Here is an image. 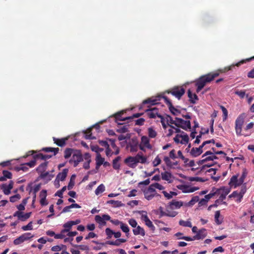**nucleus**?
<instances>
[{
	"instance_id": "1",
	"label": "nucleus",
	"mask_w": 254,
	"mask_h": 254,
	"mask_svg": "<svg viewBox=\"0 0 254 254\" xmlns=\"http://www.w3.org/2000/svg\"><path fill=\"white\" fill-rule=\"evenodd\" d=\"M219 71H216L201 76L195 82V86L197 87L196 92L198 93L200 91L207 83L214 80L215 77L219 75Z\"/></svg>"
},
{
	"instance_id": "2",
	"label": "nucleus",
	"mask_w": 254,
	"mask_h": 254,
	"mask_svg": "<svg viewBox=\"0 0 254 254\" xmlns=\"http://www.w3.org/2000/svg\"><path fill=\"white\" fill-rule=\"evenodd\" d=\"M245 115L244 114L240 115L235 121V130L237 135H241L242 127L245 122Z\"/></svg>"
},
{
	"instance_id": "3",
	"label": "nucleus",
	"mask_w": 254,
	"mask_h": 254,
	"mask_svg": "<svg viewBox=\"0 0 254 254\" xmlns=\"http://www.w3.org/2000/svg\"><path fill=\"white\" fill-rule=\"evenodd\" d=\"M83 161V156L81 152L79 150H75L69 160V163L70 164H73V167H76L79 163Z\"/></svg>"
},
{
	"instance_id": "4",
	"label": "nucleus",
	"mask_w": 254,
	"mask_h": 254,
	"mask_svg": "<svg viewBox=\"0 0 254 254\" xmlns=\"http://www.w3.org/2000/svg\"><path fill=\"white\" fill-rule=\"evenodd\" d=\"M168 93H171L178 99H180L185 93V89L181 86H175L167 91Z\"/></svg>"
},
{
	"instance_id": "5",
	"label": "nucleus",
	"mask_w": 254,
	"mask_h": 254,
	"mask_svg": "<svg viewBox=\"0 0 254 254\" xmlns=\"http://www.w3.org/2000/svg\"><path fill=\"white\" fill-rule=\"evenodd\" d=\"M177 123L176 126L180 127L184 130H187L188 129L191 128V124L190 121H185L181 118L176 117Z\"/></svg>"
},
{
	"instance_id": "6",
	"label": "nucleus",
	"mask_w": 254,
	"mask_h": 254,
	"mask_svg": "<svg viewBox=\"0 0 254 254\" xmlns=\"http://www.w3.org/2000/svg\"><path fill=\"white\" fill-rule=\"evenodd\" d=\"M253 60H254V56L250 58L246 59V60H242L239 62L236 63V64H232L230 66L225 67L224 69L219 70V71L221 72H225L229 70H233V69L235 67V66L238 67L241 64L246 63L247 62H250Z\"/></svg>"
},
{
	"instance_id": "7",
	"label": "nucleus",
	"mask_w": 254,
	"mask_h": 254,
	"mask_svg": "<svg viewBox=\"0 0 254 254\" xmlns=\"http://www.w3.org/2000/svg\"><path fill=\"white\" fill-rule=\"evenodd\" d=\"M143 192L145 198L148 200L152 199L155 196L159 195L151 185L147 189L144 190Z\"/></svg>"
},
{
	"instance_id": "8",
	"label": "nucleus",
	"mask_w": 254,
	"mask_h": 254,
	"mask_svg": "<svg viewBox=\"0 0 254 254\" xmlns=\"http://www.w3.org/2000/svg\"><path fill=\"white\" fill-rule=\"evenodd\" d=\"M163 99L166 104L168 105L170 111L173 115L178 116L181 113V112L179 110L173 106L171 101L167 97L164 96Z\"/></svg>"
},
{
	"instance_id": "9",
	"label": "nucleus",
	"mask_w": 254,
	"mask_h": 254,
	"mask_svg": "<svg viewBox=\"0 0 254 254\" xmlns=\"http://www.w3.org/2000/svg\"><path fill=\"white\" fill-rule=\"evenodd\" d=\"M216 191L218 192L217 193V194L220 195L219 198L220 200L223 201L226 198V195L230 192V189L225 187H222L220 189H216Z\"/></svg>"
},
{
	"instance_id": "10",
	"label": "nucleus",
	"mask_w": 254,
	"mask_h": 254,
	"mask_svg": "<svg viewBox=\"0 0 254 254\" xmlns=\"http://www.w3.org/2000/svg\"><path fill=\"white\" fill-rule=\"evenodd\" d=\"M147 116L150 119H155L156 117L161 116L159 114V110L156 107L146 109L145 111Z\"/></svg>"
},
{
	"instance_id": "11",
	"label": "nucleus",
	"mask_w": 254,
	"mask_h": 254,
	"mask_svg": "<svg viewBox=\"0 0 254 254\" xmlns=\"http://www.w3.org/2000/svg\"><path fill=\"white\" fill-rule=\"evenodd\" d=\"M111 217L108 214H103L102 216L97 215L95 217V220L97 223L101 225L106 224V221L110 220Z\"/></svg>"
},
{
	"instance_id": "12",
	"label": "nucleus",
	"mask_w": 254,
	"mask_h": 254,
	"mask_svg": "<svg viewBox=\"0 0 254 254\" xmlns=\"http://www.w3.org/2000/svg\"><path fill=\"white\" fill-rule=\"evenodd\" d=\"M31 212L24 213L22 211H16L13 215L14 217H17L21 221H24L28 219L31 216Z\"/></svg>"
},
{
	"instance_id": "13",
	"label": "nucleus",
	"mask_w": 254,
	"mask_h": 254,
	"mask_svg": "<svg viewBox=\"0 0 254 254\" xmlns=\"http://www.w3.org/2000/svg\"><path fill=\"white\" fill-rule=\"evenodd\" d=\"M124 114L123 111L119 112L116 114H115L114 115V117L115 118V122L120 125H122L123 124L122 123H121V121H124L127 120H129V118L128 117H123L122 115Z\"/></svg>"
},
{
	"instance_id": "14",
	"label": "nucleus",
	"mask_w": 254,
	"mask_h": 254,
	"mask_svg": "<svg viewBox=\"0 0 254 254\" xmlns=\"http://www.w3.org/2000/svg\"><path fill=\"white\" fill-rule=\"evenodd\" d=\"M68 171V170L67 169H64L62 172L59 173L57 176L56 179L55 180V183L58 182L59 183L60 181H64L67 176Z\"/></svg>"
},
{
	"instance_id": "15",
	"label": "nucleus",
	"mask_w": 254,
	"mask_h": 254,
	"mask_svg": "<svg viewBox=\"0 0 254 254\" xmlns=\"http://www.w3.org/2000/svg\"><path fill=\"white\" fill-rule=\"evenodd\" d=\"M126 241L127 240L124 239H118L115 241H108L105 243V244L119 246L121 245V243H125ZM100 244L102 246L104 245V243H100Z\"/></svg>"
},
{
	"instance_id": "16",
	"label": "nucleus",
	"mask_w": 254,
	"mask_h": 254,
	"mask_svg": "<svg viewBox=\"0 0 254 254\" xmlns=\"http://www.w3.org/2000/svg\"><path fill=\"white\" fill-rule=\"evenodd\" d=\"M53 138L54 143L60 147L64 146L65 145L66 141L68 139V137L62 138H57L53 137Z\"/></svg>"
},
{
	"instance_id": "17",
	"label": "nucleus",
	"mask_w": 254,
	"mask_h": 254,
	"mask_svg": "<svg viewBox=\"0 0 254 254\" xmlns=\"http://www.w3.org/2000/svg\"><path fill=\"white\" fill-rule=\"evenodd\" d=\"M206 230L204 228L201 229L198 231L197 234L194 236V238L196 240L204 239L207 235Z\"/></svg>"
},
{
	"instance_id": "18",
	"label": "nucleus",
	"mask_w": 254,
	"mask_h": 254,
	"mask_svg": "<svg viewBox=\"0 0 254 254\" xmlns=\"http://www.w3.org/2000/svg\"><path fill=\"white\" fill-rule=\"evenodd\" d=\"M141 144L148 149H152V145L150 144L149 139L146 136H142L141 137Z\"/></svg>"
},
{
	"instance_id": "19",
	"label": "nucleus",
	"mask_w": 254,
	"mask_h": 254,
	"mask_svg": "<svg viewBox=\"0 0 254 254\" xmlns=\"http://www.w3.org/2000/svg\"><path fill=\"white\" fill-rule=\"evenodd\" d=\"M133 157L129 156L125 159L124 162L127 164L128 167L131 168H134L136 167V165L134 162Z\"/></svg>"
},
{
	"instance_id": "20",
	"label": "nucleus",
	"mask_w": 254,
	"mask_h": 254,
	"mask_svg": "<svg viewBox=\"0 0 254 254\" xmlns=\"http://www.w3.org/2000/svg\"><path fill=\"white\" fill-rule=\"evenodd\" d=\"M169 206L170 209H173L174 208L178 209L183 206V202L173 200L169 203Z\"/></svg>"
},
{
	"instance_id": "21",
	"label": "nucleus",
	"mask_w": 254,
	"mask_h": 254,
	"mask_svg": "<svg viewBox=\"0 0 254 254\" xmlns=\"http://www.w3.org/2000/svg\"><path fill=\"white\" fill-rule=\"evenodd\" d=\"M188 96L189 98V101L191 103L195 104L196 101L198 100V96L196 94H192L190 89L188 91Z\"/></svg>"
},
{
	"instance_id": "22",
	"label": "nucleus",
	"mask_w": 254,
	"mask_h": 254,
	"mask_svg": "<svg viewBox=\"0 0 254 254\" xmlns=\"http://www.w3.org/2000/svg\"><path fill=\"white\" fill-rule=\"evenodd\" d=\"M32 184H29L28 185V188L29 189V193L32 192V193H36L41 188V184H38L34 186L33 188L32 187Z\"/></svg>"
},
{
	"instance_id": "23",
	"label": "nucleus",
	"mask_w": 254,
	"mask_h": 254,
	"mask_svg": "<svg viewBox=\"0 0 254 254\" xmlns=\"http://www.w3.org/2000/svg\"><path fill=\"white\" fill-rule=\"evenodd\" d=\"M238 175L233 176L230 179L229 185L231 187H234V188L238 187L239 186H237L239 184V179H238Z\"/></svg>"
},
{
	"instance_id": "24",
	"label": "nucleus",
	"mask_w": 254,
	"mask_h": 254,
	"mask_svg": "<svg viewBox=\"0 0 254 254\" xmlns=\"http://www.w3.org/2000/svg\"><path fill=\"white\" fill-rule=\"evenodd\" d=\"M135 229H133V233L134 235H140L142 236H144L145 232L144 229L141 227L140 226L136 227Z\"/></svg>"
},
{
	"instance_id": "25",
	"label": "nucleus",
	"mask_w": 254,
	"mask_h": 254,
	"mask_svg": "<svg viewBox=\"0 0 254 254\" xmlns=\"http://www.w3.org/2000/svg\"><path fill=\"white\" fill-rule=\"evenodd\" d=\"M96 161V168L98 169L101 166V165H102L103 164L104 161V158L101 157V155L100 153H98L97 154Z\"/></svg>"
},
{
	"instance_id": "26",
	"label": "nucleus",
	"mask_w": 254,
	"mask_h": 254,
	"mask_svg": "<svg viewBox=\"0 0 254 254\" xmlns=\"http://www.w3.org/2000/svg\"><path fill=\"white\" fill-rule=\"evenodd\" d=\"M52 155H45L42 153H39L33 156V158L37 159H41L42 160H46L52 157Z\"/></svg>"
},
{
	"instance_id": "27",
	"label": "nucleus",
	"mask_w": 254,
	"mask_h": 254,
	"mask_svg": "<svg viewBox=\"0 0 254 254\" xmlns=\"http://www.w3.org/2000/svg\"><path fill=\"white\" fill-rule=\"evenodd\" d=\"M161 176H162V179L163 180L167 181L169 183L172 182V181L171 179L172 177V175L171 173L166 171V172H164V173H161Z\"/></svg>"
},
{
	"instance_id": "28",
	"label": "nucleus",
	"mask_w": 254,
	"mask_h": 254,
	"mask_svg": "<svg viewBox=\"0 0 254 254\" xmlns=\"http://www.w3.org/2000/svg\"><path fill=\"white\" fill-rule=\"evenodd\" d=\"M48 165V162H44V163H41L37 168L36 171L38 173H42L46 170Z\"/></svg>"
},
{
	"instance_id": "29",
	"label": "nucleus",
	"mask_w": 254,
	"mask_h": 254,
	"mask_svg": "<svg viewBox=\"0 0 254 254\" xmlns=\"http://www.w3.org/2000/svg\"><path fill=\"white\" fill-rule=\"evenodd\" d=\"M74 223H72L70 221L64 223L63 225V227L64 229H63V233H66L69 232L71 229L72 226L73 225Z\"/></svg>"
},
{
	"instance_id": "30",
	"label": "nucleus",
	"mask_w": 254,
	"mask_h": 254,
	"mask_svg": "<svg viewBox=\"0 0 254 254\" xmlns=\"http://www.w3.org/2000/svg\"><path fill=\"white\" fill-rule=\"evenodd\" d=\"M74 151L75 150L72 148H66L64 152V157L65 159L69 158L70 157L72 156Z\"/></svg>"
},
{
	"instance_id": "31",
	"label": "nucleus",
	"mask_w": 254,
	"mask_h": 254,
	"mask_svg": "<svg viewBox=\"0 0 254 254\" xmlns=\"http://www.w3.org/2000/svg\"><path fill=\"white\" fill-rule=\"evenodd\" d=\"M42 151L46 152H53L54 155H56L59 151V148H52V147H44L42 149Z\"/></svg>"
},
{
	"instance_id": "32",
	"label": "nucleus",
	"mask_w": 254,
	"mask_h": 254,
	"mask_svg": "<svg viewBox=\"0 0 254 254\" xmlns=\"http://www.w3.org/2000/svg\"><path fill=\"white\" fill-rule=\"evenodd\" d=\"M121 159L120 156H118L113 161V167L115 170H118L120 168V165L119 163V161Z\"/></svg>"
},
{
	"instance_id": "33",
	"label": "nucleus",
	"mask_w": 254,
	"mask_h": 254,
	"mask_svg": "<svg viewBox=\"0 0 254 254\" xmlns=\"http://www.w3.org/2000/svg\"><path fill=\"white\" fill-rule=\"evenodd\" d=\"M217 193L218 192V191H216V188L213 187L211 192L209 194L205 195V198L206 200H209L210 198H211L213 196L216 195Z\"/></svg>"
},
{
	"instance_id": "34",
	"label": "nucleus",
	"mask_w": 254,
	"mask_h": 254,
	"mask_svg": "<svg viewBox=\"0 0 254 254\" xmlns=\"http://www.w3.org/2000/svg\"><path fill=\"white\" fill-rule=\"evenodd\" d=\"M75 177H76V175L75 174H73L71 176L70 181H69L68 185L67 187V189L68 190H71L73 188V187L74 185V180H75Z\"/></svg>"
},
{
	"instance_id": "35",
	"label": "nucleus",
	"mask_w": 254,
	"mask_h": 254,
	"mask_svg": "<svg viewBox=\"0 0 254 254\" xmlns=\"http://www.w3.org/2000/svg\"><path fill=\"white\" fill-rule=\"evenodd\" d=\"M120 228L122 230L126 233V236L128 237L129 229L128 226L123 222L120 226Z\"/></svg>"
},
{
	"instance_id": "36",
	"label": "nucleus",
	"mask_w": 254,
	"mask_h": 254,
	"mask_svg": "<svg viewBox=\"0 0 254 254\" xmlns=\"http://www.w3.org/2000/svg\"><path fill=\"white\" fill-rule=\"evenodd\" d=\"M107 203L112 205L114 207H120L123 205L122 202L118 200H110L107 201Z\"/></svg>"
},
{
	"instance_id": "37",
	"label": "nucleus",
	"mask_w": 254,
	"mask_h": 254,
	"mask_svg": "<svg viewBox=\"0 0 254 254\" xmlns=\"http://www.w3.org/2000/svg\"><path fill=\"white\" fill-rule=\"evenodd\" d=\"M247 175V172L246 171V170L244 169L243 170V173H242L241 177L239 179V184L237 185V186H241V185L243 184Z\"/></svg>"
},
{
	"instance_id": "38",
	"label": "nucleus",
	"mask_w": 254,
	"mask_h": 254,
	"mask_svg": "<svg viewBox=\"0 0 254 254\" xmlns=\"http://www.w3.org/2000/svg\"><path fill=\"white\" fill-rule=\"evenodd\" d=\"M190 154L192 156L195 157L200 155L201 153L197 148L193 147L190 152Z\"/></svg>"
},
{
	"instance_id": "39",
	"label": "nucleus",
	"mask_w": 254,
	"mask_h": 254,
	"mask_svg": "<svg viewBox=\"0 0 254 254\" xmlns=\"http://www.w3.org/2000/svg\"><path fill=\"white\" fill-rule=\"evenodd\" d=\"M40 177L42 179H45L48 178V180L50 181L54 177V175L52 174H50L48 172H43L41 173Z\"/></svg>"
},
{
	"instance_id": "40",
	"label": "nucleus",
	"mask_w": 254,
	"mask_h": 254,
	"mask_svg": "<svg viewBox=\"0 0 254 254\" xmlns=\"http://www.w3.org/2000/svg\"><path fill=\"white\" fill-rule=\"evenodd\" d=\"M220 204H224L225 205L227 204V203L225 201H222V200H220L219 198H218L215 200V201L213 204H212L209 206L208 209H210L211 207H216Z\"/></svg>"
},
{
	"instance_id": "41",
	"label": "nucleus",
	"mask_w": 254,
	"mask_h": 254,
	"mask_svg": "<svg viewBox=\"0 0 254 254\" xmlns=\"http://www.w3.org/2000/svg\"><path fill=\"white\" fill-rule=\"evenodd\" d=\"M220 108L223 112V121H225L228 117V111L226 108L222 105H220Z\"/></svg>"
},
{
	"instance_id": "42",
	"label": "nucleus",
	"mask_w": 254,
	"mask_h": 254,
	"mask_svg": "<svg viewBox=\"0 0 254 254\" xmlns=\"http://www.w3.org/2000/svg\"><path fill=\"white\" fill-rule=\"evenodd\" d=\"M166 120L168 124V126L169 125H174L176 126V124L177 123L176 117L175 118V120H173L172 117H171L169 115H167L166 117Z\"/></svg>"
},
{
	"instance_id": "43",
	"label": "nucleus",
	"mask_w": 254,
	"mask_h": 254,
	"mask_svg": "<svg viewBox=\"0 0 254 254\" xmlns=\"http://www.w3.org/2000/svg\"><path fill=\"white\" fill-rule=\"evenodd\" d=\"M105 190V187L103 184L100 185L96 189L95 192L96 195L102 193Z\"/></svg>"
},
{
	"instance_id": "44",
	"label": "nucleus",
	"mask_w": 254,
	"mask_h": 254,
	"mask_svg": "<svg viewBox=\"0 0 254 254\" xmlns=\"http://www.w3.org/2000/svg\"><path fill=\"white\" fill-rule=\"evenodd\" d=\"M143 104H150L151 105H154L158 104L157 100L156 99H153L152 98H148L143 101Z\"/></svg>"
},
{
	"instance_id": "45",
	"label": "nucleus",
	"mask_w": 254,
	"mask_h": 254,
	"mask_svg": "<svg viewBox=\"0 0 254 254\" xmlns=\"http://www.w3.org/2000/svg\"><path fill=\"white\" fill-rule=\"evenodd\" d=\"M179 137L182 138V140L181 141L180 143L181 144H185L188 143L189 141V136L186 133L184 135L181 134L179 135Z\"/></svg>"
},
{
	"instance_id": "46",
	"label": "nucleus",
	"mask_w": 254,
	"mask_h": 254,
	"mask_svg": "<svg viewBox=\"0 0 254 254\" xmlns=\"http://www.w3.org/2000/svg\"><path fill=\"white\" fill-rule=\"evenodd\" d=\"M137 157L139 158V163L144 164L146 162L147 158L145 156L143 155L142 152H139L137 153Z\"/></svg>"
},
{
	"instance_id": "47",
	"label": "nucleus",
	"mask_w": 254,
	"mask_h": 254,
	"mask_svg": "<svg viewBox=\"0 0 254 254\" xmlns=\"http://www.w3.org/2000/svg\"><path fill=\"white\" fill-rule=\"evenodd\" d=\"M179 224L180 225L184 227H188L190 228L192 227L191 223L189 221H184L181 220L179 221Z\"/></svg>"
},
{
	"instance_id": "48",
	"label": "nucleus",
	"mask_w": 254,
	"mask_h": 254,
	"mask_svg": "<svg viewBox=\"0 0 254 254\" xmlns=\"http://www.w3.org/2000/svg\"><path fill=\"white\" fill-rule=\"evenodd\" d=\"M145 225L148 227L152 231H154L155 227L149 219L146 218V221H145Z\"/></svg>"
},
{
	"instance_id": "49",
	"label": "nucleus",
	"mask_w": 254,
	"mask_h": 254,
	"mask_svg": "<svg viewBox=\"0 0 254 254\" xmlns=\"http://www.w3.org/2000/svg\"><path fill=\"white\" fill-rule=\"evenodd\" d=\"M21 236L24 241H27L33 237V235L31 233H24Z\"/></svg>"
},
{
	"instance_id": "50",
	"label": "nucleus",
	"mask_w": 254,
	"mask_h": 254,
	"mask_svg": "<svg viewBox=\"0 0 254 254\" xmlns=\"http://www.w3.org/2000/svg\"><path fill=\"white\" fill-rule=\"evenodd\" d=\"M169 209H170L169 206H168L167 208V212H166V216L174 217H175L177 215L178 213L177 212L171 211L169 210Z\"/></svg>"
},
{
	"instance_id": "51",
	"label": "nucleus",
	"mask_w": 254,
	"mask_h": 254,
	"mask_svg": "<svg viewBox=\"0 0 254 254\" xmlns=\"http://www.w3.org/2000/svg\"><path fill=\"white\" fill-rule=\"evenodd\" d=\"M178 188L181 190L183 192L188 193L189 192V186L187 185H180L178 186Z\"/></svg>"
},
{
	"instance_id": "52",
	"label": "nucleus",
	"mask_w": 254,
	"mask_h": 254,
	"mask_svg": "<svg viewBox=\"0 0 254 254\" xmlns=\"http://www.w3.org/2000/svg\"><path fill=\"white\" fill-rule=\"evenodd\" d=\"M148 135L151 138H154L157 135L156 132L151 127H149L148 129Z\"/></svg>"
},
{
	"instance_id": "53",
	"label": "nucleus",
	"mask_w": 254,
	"mask_h": 254,
	"mask_svg": "<svg viewBox=\"0 0 254 254\" xmlns=\"http://www.w3.org/2000/svg\"><path fill=\"white\" fill-rule=\"evenodd\" d=\"M235 94L239 96L240 98L243 99L246 95V92L245 90H236L235 91Z\"/></svg>"
},
{
	"instance_id": "54",
	"label": "nucleus",
	"mask_w": 254,
	"mask_h": 254,
	"mask_svg": "<svg viewBox=\"0 0 254 254\" xmlns=\"http://www.w3.org/2000/svg\"><path fill=\"white\" fill-rule=\"evenodd\" d=\"M199 200V197L198 196H194L192 197L191 200L189 202L188 205L191 206L194 205L196 202Z\"/></svg>"
},
{
	"instance_id": "55",
	"label": "nucleus",
	"mask_w": 254,
	"mask_h": 254,
	"mask_svg": "<svg viewBox=\"0 0 254 254\" xmlns=\"http://www.w3.org/2000/svg\"><path fill=\"white\" fill-rule=\"evenodd\" d=\"M190 181H196V182H204L206 181L207 179H204L200 177H190L189 179Z\"/></svg>"
},
{
	"instance_id": "56",
	"label": "nucleus",
	"mask_w": 254,
	"mask_h": 254,
	"mask_svg": "<svg viewBox=\"0 0 254 254\" xmlns=\"http://www.w3.org/2000/svg\"><path fill=\"white\" fill-rule=\"evenodd\" d=\"M26 163L24 164H22L20 166L16 167L15 168V170L17 171H19L20 170H22L24 172H27L29 169L26 166Z\"/></svg>"
},
{
	"instance_id": "57",
	"label": "nucleus",
	"mask_w": 254,
	"mask_h": 254,
	"mask_svg": "<svg viewBox=\"0 0 254 254\" xmlns=\"http://www.w3.org/2000/svg\"><path fill=\"white\" fill-rule=\"evenodd\" d=\"M22 229L23 231L31 230L33 229L32 222H30L27 225L23 226Z\"/></svg>"
},
{
	"instance_id": "58",
	"label": "nucleus",
	"mask_w": 254,
	"mask_h": 254,
	"mask_svg": "<svg viewBox=\"0 0 254 254\" xmlns=\"http://www.w3.org/2000/svg\"><path fill=\"white\" fill-rule=\"evenodd\" d=\"M1 189L3 190V192L4 194L8 195L10 193V190L7 188L6 184H2L1 186Z\"/></svg>"
},
{
	"instance_id": "59",
	"label": "nucleus",
	"mask_w": 254,
	"mask_h": 254,
	"mask_svg": "<svg viewBox=\"0 0 254 254\" xmlns=\"http://www.w3.org/2000/svg\"><path fill=\"white\" fill-rule=\"evenodd\" d=\"M105 233L107 236V239H110L112 238L114 232L109 228H107L105 230Z\"/></svg>"
},
{
	"instance_id": "60",
	"label": "nucleus",
	"mask_w": 254,
	"mask_h": 254,
	"mask_svg": "<svg viewBox=\"0 0 254 254\" xmlns=\"http://www.w3.org/2000/svg\"><path fill=\"white\" fill-rule=\"evenodd\" d=\"M151 185L152 187V188H154V190L157 189L159 190H163L164 189V187L162 185H160L158 183L152 184Z\"/></svg>"
},
{
	"instance_id": "61",
	"label": "nucleus",
	"mask_w": 254,
	"mask_h": 254,
	"mask_svg": "<svg viewBox=\"0 0 254 254\" xmlns=\"http://www.w3.org/2000/svg\"><path fill=\"white\" fill-rule=\"evenodd\" d=\"M24 242V241L23 240V239H22L21 236H20L19 237H18L17 238L15 239L14 240L13 244L15 245H18L22 244Z\"/></svg>"
},
{
	"instance_id": "62",
	"label": "nucleus",
	"mask_w": 254,
	"mask_h": 254,
	"mask_svg": "<svg viewBox=\"0 0 254 254\" xmlns=\"http://www.w3.org/2000/svg\"><path fill=\"white\" fill-rule=\"evenodd\" d=\"M164 161L165 162L166 165L169 167H172V162L171 161L170 158L168 156H165L164 158Z\"/></svg>"
},
{
	"instance_id": "63",
	"label": "nucleus",
	"mask_w": 254,
	"mask_h": 254,
	"mask_svg": "<svg viewBox=\"0 0 254 254\" xmlns=\"http://www.w3.org/2000/svg\"><path fill=\"white\" fill-rule=\"evenodd\" d=\"M128 131V127L127 126L121 127L117 130V131L119 133H125L127 132Z\"/></svg>"
},
{
	"instance_id": "64",
	"label": "nucleus",
	"mask_w": 254,
	"mask_h": 254,
	"mask_svg": "<svg viewBox=\"0 0 254 254\" xmlns=\"http://www.w3.org/2000/svg\"><path fill=\"white\" fill-rule=\"evenodd\" d=\"M20 195L19 194H16L10 197V201L11 202H14L16 201L17 200L20 199Z\"/></svg>"
}]
</instances>
